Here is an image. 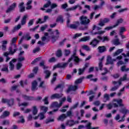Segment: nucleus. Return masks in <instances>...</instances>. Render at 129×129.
Wrapping results in <instances>:
<instances>
[{"label":"nucleus","instance_id":"nucleus-1","mask_svg":"<svg viewBox=\"0 0 129 129\" xmlns=\"http://www.w3.org/2000/svg\"><path fill=\"white\" fill-rule=\"evenodd\" d=\"M14 49L13 50V47H10L9 48V52H4L3 54V56L5 57H9V55H14L17 51H18V48L17 47V45L16 44H13Z\"/></svg>","mask_w":129,"mask_h":129},{"label":"nucleus","instance_id":"nucleus-2","mask_svg":"<svg viewBox=\"0 0 129 129\" xmlns=\"http://www.w3.org/2000/svg\"><path fill=\"white\" fill-rule=\"evenodd\" d=\"M76 52H77V48L76 47L74 49L73 54L69 59V62H71L72 60H74V61L77 63L80 62V59H79L78 56H76Z\"/></svg>","mask_w":129,"mask_h":129},{"label":"nucleus","instance_id":"nucleus-3","mask_svg":"<svg viewBox=\"0 0 129 129\" xmlns=\"http://www.w3.org/2000/svg\"><path fill=\"white\" fill-rule=\"evenodd\" d=\"M80 21H81V25H88L90 23V20L87 19L86 16H81L80 18Z\"/></svg>","mask_w":129,"mask_h":129},{"label":"nucleus","instance_id":"nucleus-4","mask_svg":"<svg viewBox=\"0 0 129 129\" xmlns=\"http://www.w3.org/2000/svg\"><path fill=\"white\" fill-rule=\"evenodd\" d=\"M109 22H110V19L105 18L103 20L100 19L98 25V26H100V27H103L105 24H107V23H109Z\"/></svg>","mask_w":129,"mask_h":129},{"label":"nucleus","instance_id":"nucleus-5","mask_svg":"<svg viewBox=\"0 0 129 129\" xmlns=\"http://www.w3.org/2000/svg\"><path fill=\"white\" fill-rule=\"evenodd\" d=\"M55 32L56 36L53 35L51 36V41L52 43H55V42L57 41V40H58V39H59V38L60 37V32H59V30L56 29L55 30Z\"/></svg>","mask_w":129,"mask_h":129},{"label":"nucleus","instance_id":"nucleus-6","mask_svg":"<svg viewBox=\"0 0 129 129\" xmlns=\"http://www.w3.org/2000/svg\"><path fill=\"white\" fill-rule=\"evenodd\" d=\"M62 97H63L62 94L55 93L51 95L50 99H59V98H61Z\"/></svg>","mask_w":129,"mask_h":129},{"label":"nucleus","instance_id":"nucleus-7","mask_svg":"<svg viewBox=\"0 0 129 129\" xmlns=\"http://www.w3.org/2000/svg\"><path fill=\"white\" fill-rule=\"evenodd\" d=\"M17 62L16 59H13L11 61L9 62V69L11 71H13L14 69H15V64H14V63H16Z\"/></svg>","mask_w":129,"mask_h":129},{"label":"nucleus","instance_id":"nucleus-8","mask_svg":"<svg viewBox=\"0 0 129 129\" xmlns=\"http://www.w3.org/2000/svg\"><path fill=\"white\" fill-rule=\"evenodd\" d=\"M80 25V23H79V21H76L74 22V24H71L69 28H70L71 29H74V30L77 29L78 27H79Z\"/></svg>","mask_w":129,"mask_h":129},{"label":"nucleus","instance_id":"nucleus-9","mask_svg":"<svg viewBox=\"0 0 129 129\" xmlns=\"http://www.w3.org/2000/svg\"><path fill=\"white\" fill-rule=\"evenodd\" d=\"M70 62H71V61H69V59H68V60L67 62L63 63H58L57 67L58 68H62L63 69H65V68H66V67H67V66H68V64H69V63H70Z\"/></svg>","mask_w":129,"mask_h":129},{"label":"nucleus","instance_id":"nucleus-10","mask_svg":"<svg viewBox=\"0 0 129 129\" xmlns=\"http://www.w3.org/2000/svg\"><path fill=\"white\" fill-rule=\"evenodd\" d=\"M77 89H78V86L77 85L70 86L69 87L67 92L68 93H69V92H70L71 91H76V90H77Z\"/></svg>","mask_w":129,"mask_h":129},{"label":"nucleus","instance_id":"nucleus-11","mask_svg":"<svg viewBox=\"0 0 129 129\" xmlns=\"http://www.w3.org/2000/svg\"><path fill=\"white\" fill-rule=\"evenodd\" d=\"M22 96L24 100H28V101L35 100V98H34V97L28 96L25 94L22 95Z\"/></svg>","mask_w":129,"mask_h":129},{"label":"nucleus","instance_id":"nucleus-12","mask_svg":"<svg viewBox=\"0 0 129 129\" xmlns=\"http://www.w3.org/2000/svg\"><path fill=\"white\" fill-rule=\"evenodd\" d=\"M100 41L96 39V38H94L92 41L90 43V45L92 46V47H96L97 45L99 43Z\"/></svg>","mask_w":129,"mask_h":129},{"label":"nucleus","instance_id":"nucleus-13","mask_svg":"<svg viewBox=\"0 0 129 129\" xmlns=\"http://www.w3.org/2000/svg\"><path fill=\"white\" fill-rule=\"evenodd\" d=\"M17 7V3H13L6 11V13H11L12 11H14L15 8Z\"/></svg>","mask_w":129,"mask_h":129},{"label":"nucleus","instance_id":"nucleus-14","mask_svg":"<svg viewBox=\"0 0 129 129\" xmlns=\"http://www.w3.org/2000/svg\"><path fill=\"white\" fill-rule=\"evenodd\" d=\"M98 50L99 53H104V52H106V47L100 46L98 47Z\"/></svg>","mask_w":129,"mask_h":129},{"label":"nucleus","instance_id":"nucleus-15","mask_svg":"<svg viewBox=\"0 0 129 129\" xmlns=\"http://www.w3.org/2000/svg\"><path fill=\"white\" fill-rule=\"evenodd\" d=\"M11 114V112L9 111H5L3 114L0 116V118H5V117H8Z\"/></svg>","mask_w":129,"mask_h":129},{"label":"nucleus","instance_id":"nucleus-16","mask_svg":"<svg viewBox=\"0 0 129 129\" xmlns=\"http://www.w3.org/2000/svg\"><path fill=\"white\" fill-rule=\"evenodd\" d=\"M37 85H38V83L36 81H34L32 84L31 90H32V91H35V90L38 89V88H37Z\"/></svg>","mask_w":129,"mask_h":129},{"label":"nucleus","instance_id":"nucleus-17","mask_svg":"<svg viewBox=\"0 0 129 129\" xmlns=\"http://www.w3.org/2000/svg\"><path fill=\"white\" fill-rule=\"evenodd\" d=\"M127 77V75L125 74L124 75V76H123V77L120 78L119 79V80L118 81V83L119 84V86L121 85V82L122 81H125V80H126V78Z\"/></svg>","mask_w":129,"mask_h":129},{"label":"nucleus","instance_id":"nucleus-18","mask_svg":"<svg viewBox=\"0 0 129 129\" xmlns=\"http://www.w3.org/2000/svg\"><path fill=\"white\" fill-rule=\"evenodd\" d=\"M114 102H116L117 103L118 106H120L122 107H123L124 106V105L122 104V99H120L119 100L115 99L114 100Z\"/></svg>","mask_w":129,"mask_h":129},{"label":"nucleus","instance_id":"nucleus-19","mask_svg":"<svg viewBox=\"0 0 129 129\" xmlns=\"http://www.w3.org/2000/svg\"><path fill=\"white\" fill-rule=\"evenodd\" d=\"M75 124L74 120H68L66 122V125H69V126H73Z\"/></svg>","mask_w":129,"mask_h":129},{"label":"nucleus","instance_id":"nucleus-20","mask_svg":"<svg viewBox=\"0 0 129 129\" xmlns=\"http://www.w3.org/2000/svg\"><path fill=\"white\" fill-rule=\"evenodd\" d=\"M28 15H25L23 16L21 20V25L24 26L27 23V19L28 18Z\"/></svg>","mask_w":129,"mask_h":129},{"label":"nucleus","instance_id":"nucleus-21","mask_svg":"<svg viewBox=\"0 0 129 129\" xmlns=\"http://www.w3.org/2000/svg\"><path fill=\"white\" fill-rule=\"evenodd\" d=\"M19 8L20 9V12L21 13H23V12H25V7H24V2H22L21 3L19 4Z\"/></svg>","mask_w":129,"mask_h":129},{"label":"nucleus","instance_id":"nucleus-22","mask_svg":"<svg viewBox=\"0 0 129 129\" xmlns=\"http://www.w3.org/2000/svg\"><path fill=\"white\" fill-rule=\"evenodd\" d=\"M67 118V115L65 114H62L60 115L58 118L57 120H60L61 121H63L65 118Z\"/></svg>","mask_w":129,"mask_h":129},{"label":"nucleus","instance_id":"nucleus-23","mask_svg":"<svg viewBox=\"0 0 129 129\" xmlns=\"http://www.w3.org/2000/svg\"><path fill=\"white\" fill-rule=\"evenodd\" d=\"M22 28V26L20 25V24H18L17 26H15L14 27L13 30L11 31V33L14 34L16 31H18V30H20V29Z\"/></svg>","mask_w":129,"mask_h":129},{"label":"nucleus","instance_id":"nucleus-24","mask_svg":"<svg viewBox=\"0 0 129 129\" xmlns=\"http://www.w3.org/2000/svg\"><path fill=\"white\" fill-rule=\"evenodd\" d=\"M44 73L45 74V79H48V78H49L51 75V72L49 70L44 71Z\"/></svg>","mask_w":129,"mask_h":129},{"label":"nucleus","instance_id":"nucleus-25","mask_svg":"<svg viewBox=\"0 0 129 129\" xmlns=\"http://www.w3.org/2000/svg\"><path fill=\"white\" fill-rule=\"evenodd\" d=\"M56 22H60L61 24H63L64 22V20L63 19V16L62 15H59L56 20Z\"/></svg>","mask_w":129,"mask_h":129},{"label":"nucleus","instance_id":"nucleus-26","mask_svg":"<svg viewBox=\"0 0 129 129\" xmlns=\"http://www.w3.org/2000/svg\"><path fill=\"white\" fill-rule=\"evenodd\" d=\"M112 42L114 45H115V46H118V45H120V42H119V39H118L113 40Z\"/></svg>","mask_w":129,"mask_h":129},{"label":"nucleus","instance_id":"nucleus-27","mask_svg":"<svg viewBox=\"0 0 129 129\" xmlns=\"http://www.w3.org/2000/svg\"><path fill=\"white\" fill-rule=\"evenodd\" d=\"M120 70L122 72H128L129 68H126V66H123L121 67Z\"/></svg>","mask_w":129,"mask_h":129},{"label":"nucleus","instance_id":"nucleus-28","mask_svg":"<svg viewBox=\"0 0 129 129\" xmlns=\"http://www.w3.org/2000/svg\"><path fill=\"white\" fill-rule=\"evenodd\" d=\"M39 66L40 67H43V69H48V68H49L48 67L45 66V60H42L41 62H40Z\"/></svg>","mask_w":129,"mask_h":129},{"label":"nucleus","instance_id":"nucleus-29","mask_svg":"<svg viewBox=\"0 0 129 129\" xmlns=\"http://www.w3.org/2000/svg\"><path fill=\"white\" fill-rule=\"evenodd\" d=\"M109 64H112V59L110 56H108L107 57V62L106 65H108Z\"/></svg>","mask_w":129,"mask_h":129},{"label":"nucleus","instance_id":"nucleus-30","mask_svg":"<svg viewBox=\"0 0 129 129\" xmlns=\"http://www.w3.org/2000/svg\"><path fill=\"white\" fill-rule=\"evenodd\" d=\"M8 104L9 106H13L15 103V100L14 98H12L10 100H8Z\"/></svg>","mask_w":129,"mask_h":129},{"label":"nucleus","instance_id":"nucleus-31","mask_svg":"<svg viewBox=\"0 0 129 129\" xmlns=\"http://www.w3.org/2000/svg\"><path fill=\"white\" fill-rule=\"evenodd\" d=\"M123 49H119L117 50V51L113 53V56L115 57V56H117V55H119V54H120V53H121V52H123Z\"/></svg>","mask_w":129,"mask_h":129},{"label":"nucleus","instance_id":"nucleus-32","mask_svg":"<svg viewBox=\"0 0 129 129\" xmlns=\"http://www.w3.org/2000/svg\"><path fill=\"white\" fill-rule=\"evenodd\" d=\"M83 79H84V77H83L79 79H77L75 82V83L76 85H77V84H79L80 83H82V81H83Z\"/></svg>","mask_w":129,"mask_h":129},{"label":"nucleus","instance_id":"nucleus-33","mask_svg":"<svg viewBox=\"0 0 129 129\" xmlns=\"http://www.w3.org/2000/svg\"><path fill=\"white\" fill-rule=\"evenodd\" d=\"M90 40V36H86L83 38H82L80 40V42H86V41H89Z\"/></svg>","mask_w":129,"mask_h":129},{"label":"nucleus","instance_id":"nucleus-34","mask_svg":"<svg viewBox=\"0 0 129 129\" xmlns=\"http://www.w3.org/2000/svg\"><path fill=\"white\" fill-rule=\"evenodd\" d=\"M86 129H98L99 127H94L91 128V123L89 122L86 125Z\"/></svg>","mask_w":129,"mask_h":129},{"label":"nucleus","instance_id":"nucleus-35","mask_svg":"<svg viewBox=\"0 0 129 129\" xmlns=\"http://www.w3.org/2000/svg\"><path fill=\"white\" fill-rule=\"evenodd\" d=\"M123 22V19L122 18H120L117 20V22H116V24L114 25L115 27H117L119 25V24H122Z\"/></svg>","mask_w":129,"mask_h":129},{"label":"nucleus","instance_id":"nucleus-36","mask_svg":"<svg viewBox=\"0 0 129 129\" xmlns=\"http://www.w3.org/2000/svg\"><path fill=\"white\" fill-rule=\"evenodd\" d=\"M109 99V95H108V94H105L104 95V102H106V101H108Z\"/></svg>","mask_w":129,"mask_h":129},{"label":"nucleus","instance_id":"nucleus-37","mask_svg":"<svg viewBox=\"0 0 129 129\" xmlns=\"http://www.w3.org/2000/svg\"><path fill=\"white\" fill-rule=\"evenodd\" d=\"M85 71V68H83V69H79L78 74L79 75H82V74L84 73Z\"/></svg>","mask_w":129,"mask_h":129},{"label":"nucleus","instance_id":"nucleus-38","mask_svg":"<svg viewBox=\"0 0 129 129\" xmlns=\"http://www.w3.org/2000/svg\"><path fill=\"white\" fill-rule=\"evenodd\" d=\"M40 109L43 111V113H46L48 110V107L44 106H40Z\"/></svg>","mask_w":129,"mask_h":129},{"label":"nucleus","instance_id":"nucleus-39","mask_svg":"<svg viewBox=\"0 0 129 129\" xmlns=\"http://www.w3.org/2000/svg\"><path fill=\"white\" fill-rule=\"evenodd\" d=\"M55 55L56 56V57H61L62 56V50H61V49H58L57 50V51H56Z\"/></svg>","mask_w":129,"mask_h":129},{"label":"nucleus","instance_id":"nucleus-40","mask_svg":"<svg viewBox=\"0 0 129 129\" xmlns=\"http://www.w3.org/2000/svg\"><path fill=\"white\" fill-rule=\"evenodd\" d=\"M24 37V39H26L27 41H29V40H31V37L30 36V33H26L25 36H22Z\"/></svg>","mask_w":129,"mask_h":129},{"label":"nucleus","instance_id":"nucleus-41","mask_svg":"<svg viewBox=\"0 0 129 129\" xmlns=\"http://www.w3.org/2000/svg\"><path fill=\"white\" fill-rule=\"evenodd\" d=\"M33 110L32 111L33 115H36L38 113V109H37V106H34L33 107Z\"/></svg>","mask_w":129,"mask_h":129},{"label":"nucleus","instance_id":"nucleus-42","mask_svg":"<svg viewBox=\"0 0 129 129\" xmlns=\"http://www.w3.org/2000/svg\"><path fill=\"white\" fill-rule=\"evenodd\" d=\"M119 112L121 113H123L124 114H126V113L128 112V110H127V109H126L125 108H123L119 110Z\"/></svg>","mask_w":129,"mask_h":129},{"label":"nucleus","instance_id":"nucleus-43","mask_svg":"<svg viewBox=\"0 0 129 129\" xmlns=\"http://www.w3.org/2000/svg\"><path fill=\"white\" fill-rule=\"evenodd\" d=\"M83 50H86V51H90V47L88 45H84L82 46Z\"/></svg>","mask_w":129,"mask_h":129},{"label":"nucleus","instance_id":"nucleus-44","mask_svg":"<svg viewBox=\"0 0 129 129\" xmlns=\"http://www.w3.org/2000/svg\"><path fill=\"white\" fill-rule=\"evenodd\" d=\"M67 116H69V117L73 116V115L72 114V110H71V108L70 109V110L67 112Z\"/></svg>","mask_w":129,"mask_h":129},{"label":"nucleus","instance_id":"nucleus-45","mask_svg":"<svg viewBox=\"0 0 129 129\" xmlns=\"http://www.w3.org/2000/svg\"><path fill=\"white\" fill-rule=\"evenodd\" d=\"M51 107H57L59 108V103H58V102H54L51 104Z\"/></svg>","mask_w":129,"mask_h":129},{"label":"nucleus","instance_id":"nucleus-46","mask_svg":"<svg viewBox=\"0 0 129 129\" xmlns=\"http://www.w3.org/2000/svg\"><path fill=\"white\" fill-rule=\"evenodd\" d=\"M77 8H78V6H74L73 7L66 9V11L67 12H69V11H75V10H76Z\"/></svg>","mask_w":129,"mask_h":129},{"label":"nucleus","instance_id":"nucleus-47","mask_svg":"<svg viewBox=\"0 0 129 129\" xmlns=\"http://www.w3.org/2000/svg\"><path fill=\"white\" fill-rule=\"evenodd\" d=\"M17 40H18V37H14L12 39L11 42L12 44V46L11 47H14V45H15V43H16L17 42Z\"/></svg>","mask_w":129,"mask_h":129},{"label":"nucleus","instance_id":"nucleus-48","mask_svg":"<svg viewBox=\"0 0 129 129\" xmlns=\"http://www.w3.org/2000/svg\"><path fill=\"white\" fill-rule=\"evenodd\" d=\"M118 87H119V85L118 86H115L110 89V91H115V90L118 89Z\"/></svg>","mask_w":129,"mask_h":129},{"label":"nucleus","instance_id":"nucleus-49","mask_svg":"<svg viewBox=\"0 0 129 129\" xmlns=\"http://www.w3.org/2000/svg\"><path fill=\"white\" fill-rule=\"evenodd\" d=\"M126 30L125 29V28L122 27L120 28V32H119V35H121L123 34V32H125Z\"/></svg>","mask_w":129,"mask_h":129},{"label":"nucleus","instance_id":"nucleus-50","mask_svg":"<svg viewBox=\"0 0 129 129\" xmlns=\"http://www.w3.org/2000/svg\"><path fill=\"white\" fill-rule=\"evenodd\" d=\"M56 58L52 57L50 58H49V59L48 60V62L49 63H54V62H56Z\"/></svg>","mask_w":129,"mask_h":129},{"label":"nucleus","instance_id":"nucleus-51","mask_svg":"<svg viewBox=\"0 0 129 129\" xmlns=\"http://www.w3.org/2000/svg\"><path fill=\"white\" fill-rule=\"evenodd\" d=\"M71 53V51L69 49H65L64 50V55L66 56H69L70 55V53Z\"/></svg>","mask_w":129,"mask_h":129},{"label":"nucleus","instance_id":"nucleus-52","mask_svg":"<svg viewBox=\"0 0 129 129\" xmlns=\"http://www.w3.org/2000/svg\"><path fill=\"white\" fill-rule=\"evenodd\" d=\"M56 76H57V73H55L54 74L53 77L51 81V83H54V82H55V81H56Z\"/></svg>","mask_w":129,"mask_h":129},{"label":"nucleus","instance_id":"nucleus-53","mask_svg":"<svg viewBox=\"0 0 129 129\" xmlns=\"http://www.w3.org/2000/svg\"><path fill=\"white\" fill-rule=\"evenodd\" d=\"M79 105V103L77 102L75 105H74L72 107H71V110H73V109H75V108H77L78 105Z\"/></svg>","mask_w":129,"mask_h":129},{"label":"nucleus","instance_id":"nucleus-54","mask_svg":"<svg viewBox=\"0 0 129 129\" xmlns=\"http://www.w3.org/2000/svg\"><path fill=\"white\" fill-rule=\"evenodd\" d=\"M48 97H45L44 99H43V101L44 102V104H49V101H48Z\"/></svg>","mask_w":129,"mask_h":129},{"label":"nucleus","instance_id":"nucleus-55","mask_svg":"<svg viewBox=\"0 0 129 129\" xmlns=\"http://www.w3.org/2000/svg\"><path fill=\"white\" fill-rule=\"evenodd\" d=\"M29 106V102H23L21 103H19V106Z\"/></svg>","mask_w":129,"mask_h":129},{"label":"nucleus","instance_id":"nucleus-56","mask_svg":"<svg viewBox=\"0 0 129 129\" xmlns=\"http://www.w3.org/2000/svg\"><path fill=\"white\" fill-rule=\"evenodd\" d=\"M40 60H41V57L36 58L31 62V64H35V63H37V62H38V61H40Z\"/></svg>","mask_w":129,"mask_h":129},{"label":"nucleus","instance_id":"nucleus-57","mask_svg":"<svg viewBox=\"0 0 129 129\" xmlns=\"http://www.w3.org/2000/svg\"><path fill=\"white\" fill-rule=\"evenodd\" d=\"M113 28H115V25H113V26H108L106 27L104 30H106V31H109L110 30H112Z\"/></svg>","mask_w":129,"mask_h":129},{"label":"nucleus","instance_id":"nucleus-58","mask_svg":"<svg viewBox=\"0 0 129 129\" xmlns=\"http://www.w3.org/2000/svg\"><path fill=\"white\" fill-rule=\"evenodd\" d=\"M54 121V119L48 118L45 120V123L48 124L50 122H53Z\"/></svg>","mask_w":129,"mask_h":129},{"label":"nucleus","instance_id":"nucleus-59","mask_svg":"<svg viewBox=\"0 0 129 129\" xmlns=\"http://www.w3.org/2000/svg\"><path fill=\"white\" fill-rule=\"evenodd\" d=\"M3 125H6L7 124V125H10V120H5L3 122Z\"/></svg>","mask_w":129,"mask_h":129},{"label":"nucleus","instance_id":"nucleus-60","mask_svg":"<svg viewBox=\"0 0 129 129\" xmlns=\"http://www.w3.org/2000/svg\"><path fill=\"white\" fill-rule=\"evenodd\" d=\"M22 66H23V64L21 62H18L17 64V70H20L21 68H22Z\"/></svg>","mask_w":129,"mask_h":129},{"label":"nucleus","instance_id":"nucleus-61","mask_svg":"<svg viewBox=\"0 0 129 129\" xmlns=\"http://www.w3.org/2000/svg\"><path fill=\"white\" fill-rule=\"evenodd\" d=\"M45 113H40V114L39 115V116H40V120H42V119H44V118H45V116L44 115Z\"/></svg>","mask_w":129,"mask_h":129},{"label":"nucleus","instance_id":"nucleus-62","mask_svg":"<svg viewBox=\"0 0 129 129\" xmlns=\"http://www.w3.org/2000/svg\"><path fill=\"white\" fill-rule=\"evenodd\" d=\"M81 36H82V33H77L74 36L73 38L74 39H76L77 38H78V37H81Z\"/></svg>","mask_w":129,"mask_h":129},{"label":"nucleus","instance_id":"nucleus-63","mask_svg":"<svg viewBox=\"0 0 129 129\" xmlns=\"http://www.w3.org/2000/svg\"><path fill=\"white\" fill-rule=\"evenodd\" d=\"M51 6V2L48 1L47 3L43 6V8H49Z\"/></svg>","mask_w":129,"mask_h":129},{"label":"nucleus","instance_id":"nucleus-64","mask_svg":"<svg viewBox=\"0 0 129 129\" xmlns=\"http://www.w3.org/2000/svg\"><path fill=\"white\" fill-rule=\"evenodd\" d=\"M34 24V19H31L28 22V27H30V26L33 25Z\"/></svg>","mask_w":129,"mask_h":129}]
</instances>
